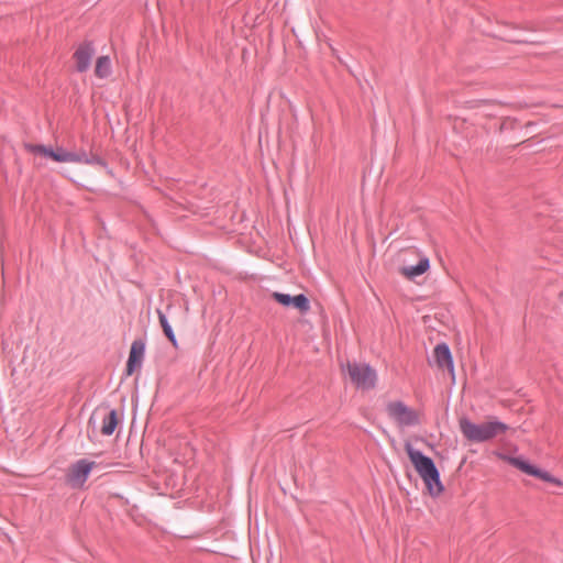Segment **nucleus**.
Listing matches in <instances>:
<instances>
[{
  "instance_id": "f257e3e1",
  "label": "nucleus",
  "mask_w": 563,
  "mask_h": 563,
  "mask_svg": "<svg viewBox=\"0 0 563 563\" xmlns=\"http://www.w3.org/2000/svg\"><path fill=\"white\" fill-rule=\"evenodd\" d=\"M405 450L416 472L422 478L428 494L433 498L439 497L443 493L444 486L434 461L415 449L410 442H406Z\"/></svg>"
},
{
  "instance_id": "f03ea898",
  "label": "nucleus",
  "mask_w": 563,
  "mask_h": 563,
  "mask_svg": "<svg viewBox=\"0 0 563 563\" xmlns=\"http://www.w3.org/2000/svg\"><path fill=\"white\" fill-rule=\"evenodd\" d=\"M459 426L464 438L474 443L490 441L509 429L506 423L498 420L474 423L466 417L459 420Z\"/></svg>"
},
{
  "instance_id": "7ed1b4c3",
  "label": "nucleus",
  "mask_w": 563,
  "mask_h": 563,
  "mask_svg": "<svg viewBox=\"0 0 563 563\" xmlns=\"http://www.w3.org/2000/svg\"><path fill=\"white\" fill-rule=\"evenodd\" d=\"M347 374L351 382L358 388L369 389L375 386L376 373L366 363H347Z\"/></svg>"
},
{
  "instance_id": "20e7f679",
  "label": "nucleus",
  "mask_w": 563,
  "mask_h": 563,
  "mask_svg": "<svg viewBox=\"0 0 563 563\" xmlns=\"http://www.w3.org/2000/svg\"><path fill=\"white\" fill-rule=\"evenodd\" d=\"M386 411L389 418L401 427H411L420 423L418 413L400 400L388 402Z\"/></svg>"
},
{
  "instance_id": "39448f33",
  "label": "nucleus",
  "mask_w": 563,
  "mask_h": 563,
  "mask_svg": "<svg viewBox=\"0 0 563 563\" xmlns=\"http://www.w3.org/2000/svg\"><path fill=\"white\" fill-rule=\"evenodd\" d=\"M95 462L89 461L87 459H80L73 463L68 472L66 474V483L70 485L73 488H80L85 485L88 479L93 466Z\"/></svg>"
},
{
  "instance_id": "423d86ee",
  "label": "nucleus",
  "mask_w": 563,
  "mask_h": 563,
  "mask_svg": "<svg viewBox=\"0 0 563 563\" xmlns=\"http://www.w3.org/2000/svg\"><path fill=\"white\" fill-rule=\"evenodd\" d=\"M508 461L514 467L518 468L519 471H521L522 473H525L527 475L540 478L543 482L554 484L556 486H562V484H563L560 478L553 476L548 471H544V470L531 464L528 460H526L521 456L508 457Z\"/></svg>"
},
{
  "instance_id": "0eeeda50",
  "label": "nucleus",
  "mask_w": 563,
  "mask_h": 563,
  "mask_svg": "<svg viewBox=\"0 0 563 563\" xmlns=\"http://www.w3.org/2000/svg\"><path fill=\"white\" fill-rule=\"evenodd\" d=\"M25 148L30 153L48 157L58 163H73L75 155V152L66 151L63 147L54 150L53 147L43 144H26Z\"/></svg>"
},
{
  "instance_id": "6e6552de",
  "label": "nucleus",
  "mask_w": 563,
  "mask_h": 563,
  "mask_svg": "<svg viewBox=\"0 0 563 563\" xmlns=\"http://www.w3.org/2000/svg\"><path fill=\"white\" fill-rule=\"evenodd\" d=\"M146 343L143 339H136L132 342L129 357L125 365V375L131 376L142 367L145 355Z\"/></svg>"
},
{
  "instance_id": "1a4fd4ad",
  "label": "nucleus",
  "mask_w": 563,
  "mask_h": 563,
  "mask_svg": "<svg viewBox=\"0 0 563 563\" xmlns=\"http://www.w3.org/2000/svg\"><path fill=\"white\" fill-rule=\"evenodd\" d=\"M96 54V48L92 42L81 43L74 53V59L76 62V70L78 73H85L90 68L91 59Z\"/></svg>"
},
{
  "instance_id": "9d476101",
  "label": "nucleus",
  "mask_w": 563,
  "mask_h": 563,
  "mask_svg": "<svg viewBox=\"0 0 563 563\" xmlns=\"http://www.w3.org/2000/svg\"><path fill=\"white\" fill-rule=\"evenodd\" d=\"M434 358L437 365L442 369H448L454 375V363L451 350L446 343H440L434 347Z\"/></svg>"
},
{
  "instance_id": "9b49d317",
  "label": "nucleus",
  "mask_w": 563,
  "mask_h": 563,
  "mask_svg": "<svg viewBox=\"0 0 563 563\" xmlns=\"http://www.w3.org/2000/svg\"><path fill=\"white\" fill-rule=\"evenodd\" d=\"M284 308H292L300 314H306L310 310V300L305 294H284Z\"/></svg>"
},
{
  "instance_id": "f8f14e48",
  "label": "nucleus",
  "mask_w": 563,
  "mask_h": 563,
  "mask_svg": "<svg viewBox=\"0 0 563 563\" xmlns=\"http://www.w3.org/2000/svg\"><path fill=\"white\" fill-rule=\"evenodd\" d=\"M430 268V261L427 256H423L419 260L416 265L411 266H402L399 268V273L406 277L407 279H415L418 276H421Z\"/></svg>"
},
{
  "instance_id": "ddd939ff",
  "label": "nucleus",
  "mask_w": 563,
  "mask_h": 563,
  "mask_svg": "<svg viewBox=\"0 0 563 563\" xmlns=\"http://www.w3.org/2000/svg\"><path fill=\"white\" fill-rule=\"evenodd\" d=\"M73 163L107 167L106 159H103L101 156H99L97 154H92V153L88 154L84 150L75 152Z\"/></svg>"
},
{
  "instance_id": "4468645a",
  "label": "nucleus",
  "mask_w": 563,
  "mask_h": 563,
  "mask_svg": "<svg viewBox=\"0 0 563 563\" xmlns=\"http://www.w3.org/2000/svg\"><path fill=\"white\" fill-rule=\"evenodd\" d=\"M119 424V416L117 409H110L102 416L101 433L103 435H112Z\"/></svg>"
},
{
  "instance_id": "2eb2a0df",
  "label": "nucleus",
  "mask_w": 563,
  "mask_h": 563,
  "mask_svg": "<svg viewBox=\"0 0 563 563\" xmlns=\"http://www.w3.org/2000/svg\"><path fill=\"white\" fill-rule=\"evenodd\" d=\"M112 74V66L110 57L107 55L100 56L97 58L95 75L98 78L104 79L108 78Z\"/></svg>"
},
{
  "instance_id": "dca6fc26",
  "label": "nucleus",
  "mask_w": 563,
  "mask_h": 563,
  "mask_svg": "<svg viewBox=\"0 0 563 563\" xmlns=\"http://www.w3.org/2000/svg\"><path fill=\"white\" fill-rule=\"evenodd\" d=\"M157 316H158L159 324L163 329L164 334L166 335V338L173 344L174 347H178V342H177L175 332H174L166 314L162 310L157 309Z\"/></svg>"
},
{
  "instance_id": "f3484780",
  "label": "nucleus",
  "mask_w": 563,
  "mask_h": 563,
  "mask_svg": "<svg viewBox=\"0 0 563 563\" xmlns=\"http://www.w3.org/2000/svg\"><path fill=\"white\" fill-rule=\"evenodd\" d=\"M272 296L278 303H282V291H274Z\"/></svg>"
},
{
  "instance_id": "a211bd4d",
  "label": "nucleus",
  "mask_w": 563,
  "mask_h": 563,
  "mask_svg": "<svg viewBox=\"0 0 563 563\" xmlns=\"http://www.w3.org/2000/svg\"><path fill=\"white\" fill-rule=\"evenodd\" d=\"M100 411H101V409H100V408H99V409H97V411H96V412H95V413L89 418V422H91V421H92V419H93V417H95V415H96V413H100Z\"/></svg>"
},
{
  "instance_id": "6ab92c4d",
  "label": "nucleus",
  "mask_w": 563,
  "mask_h": 563,
  "mask_svg": "<svg viewBox=\"0 0 563 563\" xmlns=\"http://www.w3.org/2000/svg\"><path fill=\"white\" fill-rule=\"evenodd\" d=\"M277 134H278V135L280 134V129H278Z\"/></svg>"
}]
</instances>
